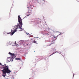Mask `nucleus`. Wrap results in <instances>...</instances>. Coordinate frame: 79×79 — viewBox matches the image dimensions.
Here are the masks:
<instances>
[{
    "instance_id": "nucleus-1",
    "label": "nucleus",
    "mask_w": 79,
    "mask_h": 79,
    "mask_svg": "<svg viewBox=\"0 0 79 79\" xmlns=\"http://www.w3.org/2000/svg\"><path fill=\"white\" fill-rule=\"evenodd\" d=\"M8 68H9L8 66H6V64L2 66L1 69H3V70H2V76L4 77H5L6 73L9 74L11 72V70L9 69Z\"/></svg>"
},
{
    "instance_id": "nucleus-2",
    "label": "nucleus",
    "mask_w": 79,
    "mask_h": 79,
    "mask_svg": "<svg viewBox=\"0 0 79 79\" xmlns=\"http://www.w3.org/2000/svg\"><path fill=\"white\" fill-rule=\"evenodd\" d=\"M18 21L19 23V24L20 25H19L17 27H15L14 28H13L12 30V31H14L12 32L11 34V35H13L15 33V32H16V30L18 29H20L21 30H20V31H23V29L21 28V27H22V25H23V22H22V19H21V17H20V16L19 15L18 16Z\"/></svg>"
},
{
    "instance_id": "nucleus-3",
    "label": "nucleus",
    "mask_w": 79,
    "mask_h": 79,
    "mask_svg": "<svg viewBox=\"0 0 79 79\" xmlns=\"http://www.w3.org/2000/svg\"><path fill=\"white\" fill-rule=\"evenodd\" d=\"M9 55H10L11 56H13L14 57V58H15V57H16V56H15V55L14 53H12L10 52H9Z\"/></svg>"
},
{
    "instance_id": "nucleus-4",
    "label": "nucleus",
    "mask_w": 79,
    "mask_h": 79,
    "mask_svg": "<svg viewBox=\"0 0 79 79\" xmlns=\"http://www.w3.org/2000/svg\"><path fill=\"white\" fill-rule=\"evenodd\" d=\"M33 40L32 41L33 43H34V44H38V43H37V41H35V40L34 39V38H31V40Z\"/></svg>"
},
{
    "instance_id": "nucleus-5",
    "label": "nucleus",
    "mask_w": 79,
    "mask_h": 79,
    "mask_svg": "<svg viewBox=\"0 0 79 79\" xmlns=\"http://www.w3.org/2000/svg\"><path fill=\"white\" fill-rule=\"evenodd\" d=\"M48 45L49 46H50V45L52 44V43H51V42H49L48 43Z\"/></svg>"
},
{
    "instance_id": "nucleus-6",
    "label": "nucleus",
    "mask_w": 79,
    "mask_h": 79,
    "mask_svg": "<svg viewBox=\"0 0 79 79\" xmlns=\"http://www.w3.org/2000/svg\"><path fill=\"white\" fill-rule=\"evenodd\" d=\"M15 60H21V58H15Z\"/></svg>"
},
{
    "instance_id": "nucleus-7",
    "label": "nucleus",
    "mask_w": 79,
    "mask_h": 79,
    "mask_svg": "<svg viewBox=\"0 0 79 79\" xmlns=\"http://www.w3.org/2000/svg\"><path fill=\"white\" fill-rule=\"evenodd\" d=\"M19 44H23V41H20L19 42Z\"/></svg>"
},
{
    "instance_id": "nucleus-8",
    "label": "nucleus",
    "mask_w": 79,
    "mask_h": 79,
    "mask_svg": "<svg viewBox=\"0 0 79 79\" xmlns=\"http://www.w3.org/2000/svg\"><path fill=\"white\" fill-rule=\"evenodd\" d=\"M55 53H56V52H53L51 55L49 56H52V55H53V54H55Z\"/></svg>"
},
{
    "instance_id": "nucleus-9",
    "label": "nucleus",
    "mask_w": 79,
    "mask_h": 79,
    "mask_svg": "<svg viewBox=\"0 0 79 79\" xmlns=\"http://www.w3.org/2000/svg\"><path fill=\"white\" fill-rule=\"evenodd\" d=\"M19 46V45H18V44H16L17 47H18Z\"/></svg>"
},
{
    "instance_id": "nucleus-10",
    "label": "nucleus",
    "mask_w": 79,
    "mask_h": 79,
    "mask_svg": "<svg viewBox=\"0 0 79 79\" xmlns=\"http://www.w3.org/2000/svg\"><path fill=\"white\" fill-rule=\"evenodd\" d=\"M0 65H2V63L0 62Z\"/></svg>"
},
{
    "instance_id": "nucleus-11",
    "label": "nucleus",
    "mask_w": 79,
    "mask_h": 79,
    "mask_svg": "<svg viewBox=\"0 0 79 79\" xmlns=\"http://www.w3.org/2000/svg\"><path fill=\"white\" fill-rule=\"evenodd\" d=\"M7 34H11V32H10L9 33H7Z\"/></svg>"
},
{
    "instance_id": "nucleus-12",
    "label": "nucleus",
    "mask_w": 79,
    "mask_h": 79,
    "mask_svg": "<svg viewBox=\"0 0 79 79\" xmlns=\"http://www.w3.org/2000/svg\"><path fill=\"white\" fill-rule=\"evenodd\" d=\"M15 44H16V42L15 41Z\"/></svg>"
},
{
    "instance_id": "nucleus-13",
    "label": "nucleus",
    "mask_w": 79,
    "mask_h": 79,
    "mask_svg": "<svg viewBox=\"0 0 79 79\" xmlns=\"http://www.w3.org/2000/svg\"><path fill=\"white\" fill-rule=\"evenodd\" d=\"M27 8H28V9H29V8L28 7H27Z\"/></svg>"
},
{
    "instance_id": "nucleus-14",
    "label": "nucleus",
    "mask_w": 79,
    "mask_h": 79,
    "mask_svg": "<svg viewBox=\"0 0 79 79\" xmlns=\"http://www.w3.org/2000/svg\"><path fill=\"white\" fill-rule=\"evenodd\" d=\"M74 74H73V77H74Z\"/></svg>"
},
{
    "instance_id": "nucleus-15",
    "label": "nucleus",
    "mask_w": 79,
    "mask_h": 79,
    "mask_svg": "<svg viewBox=\"0 0 79 79\" xmlns=\"http://www.w3.org/2000/svg\"><path fill=\"white\" fill-rule=\"evenodd\" d=\"M11 32H12V30H11Z\"/></svg>"
},
{
    "instance_id": "nucleus-16",
    "label": "nucleus",
    "mask_w": 79,
    "mask_h": 79,
    "mask_svg": "<svg viewBox=\"0 0 79 79\" xmlns=\"http://www.w3.org/2000/svg\"><path fill=\"white\" fill-rule=\"evenodd\" d=\"M27 16H29V15H27Z\"/></svg>"
},
{
    "instance_id": "nucleus-17",
    "label": "nucleus",
    "mask_w": 79,
    "mask_h": 79,
    "mask_svg": "<svg viewBox=\"0 0 79 79\" xmlns=\"http://www.w3.org/2000/svg\"><path fill=\"white\" fill-rule=\"evenodd\" d=\"M28 44H27V45H28Z\"/></svg>"
},
{
    "instance_id": "nucleus-18",
    "label": "nucleus",
    "mask_w": 79,
    "mask_h": 79,
    "mask_svg": "<svg viewBox=\"0 0 79 79\" xmlns=\"http://www.w3.org/2000/svg\"><path fill=\"white\" fill-rule=\"evenodd\" d=\"M29 79H31V78H29Z\"/></svg>"
}]
</instances>
